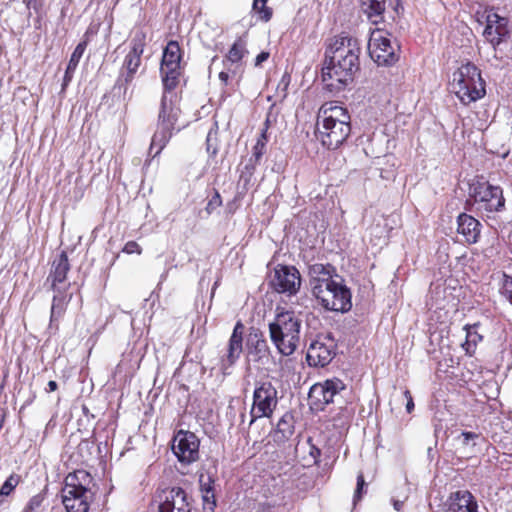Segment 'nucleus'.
Wrapping results in <instances>:
<instances>
[{
  "label": "nucleus",
  "instance_id": "obj_1",
  "mask_svg": "<svg viewBox=\"0 0 512 512\" xmlns=\"http://www.w3.org/2000/svg\"><path fill=\"white\" fill-rule=\"evenodd\" d=\"M360 53L359 41L348 34L342 33L331 39L322 69V81L328 91L338 93L353 82L360 69Z\"/></svg>",
  "mask_w": 512,
  "mask_h": 512
},
{
  "label": "nucleus",
  "instance_id": "obj_2",
  "mask_svg": "<svg viewBox=\"0 0 512 512\" xmlns=\"http://www.w3.org/2000/svg\"><path fill=\"white\" fill-rule=\"evenodd\" d=\"M351 133V117L348 110L337 102H325L319 108L316 137L327 149L339 148Z\"/></svg>",
  "mask_w": 512,
  "mask_h": 512
},
{
  "label": "nucleus",
  "instance_id": "obj_3",
  "mask_svg": "<svg viewBox=\"0 0 512 512\" xmlns=\"http://www.w3.org/2000/svg\"><path fill=\"white\" fill-rule=\"evenodd\" d=\"M95 493V483L90 473L76 470L65 478L62 503L67 512H88Z\"/></svg>",
  "mask_w": 512,
  "mask_h": 512
},
{
  "label": "nucleus",
  "instance_id": "obj_4",
  "mask_svg": "<svg viewBox=\"0 0 512 512\" xmlns=\"http://www.w3.org/2000/svg\"><path fill=\"white\" fill-rule=\"evenodd\" d=\"M302 321L294 311H281L269 323L273 345L283 356L292 355L299 346Z\"/></svg>",
  "mask_w": 512,
  "mask_h": 512
},
{
  "label": "nucleus",
  "instance_id": "obj_5",
  "mask_svg": "<svg viewBox=\"0 0 512 512\" xmlns=\"http://www.w3.org/2000/svg\"><path fill=\"white\" fill-rule=\"evenodd\" d=\"M180 115L178 96L173 90L164 89L158 114L157 129L152 136L149 154L156 157L165 148L175 130Z\"/></svg>",
  "mask_w": 512,
  "mask_h": 512
},
{
  "label": "nucleus",
  "instance_id": "obj_6",
  "mask_svg": "<svg viewBox=\"0 0 512 512\" xmlns=\"http://www.w3.org/2000/svg\"><path fill=\"white\" fill-rule=\"evenodd\" d=\"M469 197L472 209L483 218H491L505 209L503 189L483 177L476 178L470 183Z\"/></svg>",
  "mask_w": 512,
  "mask_h": 512
},
{
  "label": "nucleus",
  "instance_id": "obj_7",
  "mask_svg": "<svg viewBox=\"0 0 512 512\" xmlns=\"http://www.w3.org/2000/svg\"><path fill=\"white\" fill-rule=\"evenodd\" d=\"M450 87L464 105L476 102L486 94L485 81L481 72L476 65L470 62L462 64L453 72Z\"/></svg>",
  "mask_w": 512,
  "mask_h": 512
},
{
  "label": "nucleus",
  "instance_id": "obj_8",
  "mask_svg": "<svg viewBox=\"0 0 512 512\" xmlns=\"http://www.w3.org/2000/svg\"><path fill=\"white\" fill-rule=\"evenodd\" d=\"M146 46V34L142 30L135 31L131 41L130 50L124 57L122 66L115 83V89L122 91L123 97H126L129 86L136 77L141 66V57Z\"/></svg>",
  "mask_w": 512,
  "mask_h": 512
},
{
  "label": "nucleus",
  "instance_id": "obj_9",
  "mask_svg": "<svg viewBox=\"0 0 512 512\" xmlns=\"http://www.w3.org/2000/svg\"><path fill=\"white\" fill-rule=\"evenodd\" d=\"M314 297L328 311L345 313L352 307L351 291L339 276L330 285L318 290Z\"/></svg>",
  "mask_w": 512,
  "mask_h": 512
},
{
  "label": "nucleus",
  "instance_id": "obj_10",
  "mask_svg": "<svg viewBox=\"0 0 512 512\" xmlns=\"http://www.w3.org/2000/svg\"><path fill=\"white\" fill-rule=\"evenodd\" d=\"M278 405V391L269 381L256 384L250 409L251 426L257 419L270 418Z\"/></svg>",
  "mask_w": 512,
  "mask_h": 512
},
{
  "label": "nucleus",
  "instance_id": "obj_11",
  "mask_svg": "<svg viewBox=\"0 0 512 512\" xmlns=\"http://www.w3.org/2000/svg\"><path fill=\"white\" fill-rule=\"evenodd\" d=\"M398 46H393L387 32L381 29H374L370 33L368 41V52L370 57L378 64L390 66L399 59Z\"/></svg>",
  "mask_w": 512,
  "mask_h": 512
},
{
  "label": "nucleus",
  "instance_id": "obj_12",
  "mask_svg": "<svg viewBox=\"0 0 512 512\" xmlns=\"http://www.w3.org/2000/svg\"><path fill=\"white\" fill-rule=\"evenodd\" d=\"M181 49L176 41H169L164 49L160 73L163 88L166 90H174L179 82L181 74Z\"/></svg>",
  "mask_w": 512,
  "mask_h": 512
},
{
  "label": "nucleus",
  "instance_id": "obj_13",
  "mask_svg": "<svg viewBox=\"0 0 512 512\" xmlns=\"http://www.w3.org/2000/svg\"><path fill=\"white\" fill-rule=\"evenodd\" d=\"M481 17L486 23L483 36L493 48H496L509 37V20L501 16L494 8L485 9Z\"/></svg>",
  "mask_w": 512,
  "mask_h": 512
},
{
  "label": "nucleus",
  "instance_id": "obj_14",
  "mask_svg": "<svg viewBox=\"0 0 512 512\" xmlns=\"http://www.w3.org/2000/svg\"><path fill=\"white\" fill-rule=\"evenodd\" d=\"M345 389V384L338 378L327 379L314 384L309 391L308 399L313 410L322 411L334 401V397Z\"/></svg>",
  "mask_w": 512,
  "mask_h": 512
},
{
  "label": "nucleus",
  "instance_id": "obj_15",
  "mask_svg": "<svg viewBox=\"0 0 512 512\" xmlns=\"http://www.w3.org/2000/svg\"><path fill=\"white\" fill-rule=\"evenodd\" d=\"M200 441L190 432L179 430L172 440V451L181 464L189 465L199 459Z\"/></svg>",
  "mask_w": 512,
  "mask_h": 512
},
{
  "label": "nucleus",
  "instance_id": "obj_16",
  "mask_svg": "<svg viewBox=\"0 0 512 512\" xmlns=\"http://www.w3.org/2000/svg\"><path fill=\"white\" fill-rule=\"evenodd\" d=\"M270 286L278 293L295 295L301 286V276L294 266L277 265L270 279Z\"/></svg>",
  "mask_w": 512,
  "mask_h": 512
},
{
  "label": "nucleus",
  "instance_id": "obj_17",
  "mask_svg": "<svg viewBox=\"0 0 512 512\" xmlns=\"http://www.w3.org/2000/svg\"><path fill=\"white\" fill-rule=\"evenodd\" d=\"M336 354V344L328 336L318 337L308 347L306 359L310 366L328 365Z\"/></svg>",
  "mask_w": 512,
  "mask_h": 512
},
{
  "label": "nucleus",
  "instance_id": "obj_18",
  "mask_svg": "<svg viewBox=\"0 0 512 512\" xmlns=\"http://www.w3.org/2000/svg\"><path fill=\"white\" fill-rule=\"evenodd\" d=\"M158 499L160 512H190L187 493L180 487L163 490Z\"/></svg>",
  "mask_w": 512,
  "mask_h": 512
},
{
  "label": "nucleus",
  "instance_id": "obj_19",
  "mask_svg": "<svg viewBox=\"0 0 512 512\" xmlns=\"http://www.w3.org/2000/svg\"><path fill=\"white\" fill-rule=\"evenodd\" d=\"M244 325L241 321H238L234 326L232 335L228 342L227 353L221 357L220 370L224 375L229 374V368H231L239 359L242 353Z\"/></svg>",
  "mask_w": 512,
  "mask_h": 512
},
{
  "label": "nucleus",
  "instance_id": "obj_20",
  "mask_svg": "<svg viewBox=\"0 0 512 512\" xmlns=\"http://www.w3.org/2000/svg\"><path fill=\"white\" fill-rule=\"evenodd\" d=\"M309 276L312 294L315 296L318 290L330 285L338 275L332 265L316 263L309 267Z\"/></svg>",
  "mask_w": 512,
  "mask_h": 512
},
{
  "label": "nucleus",
  "instance_id": "obj_21",
  "mask_svg": "<svg viewBox=\"0 0 512 512\" xmlns=\"http://www.w3.org/2000/svg\"><path fill=\"white\" fill-rule=\"evenodd\" d=\"M246 54H248L246 41L242 38H238L223 59L224 68L230 71L233 77L242 74L243 58Z\"/></svg>",
  "mask_w": 512,
  "mask_h": 512
},
{
  "label": "nucleus",
  "instance_id": "obj_22",
  "mask_svg": "<svg viewBox=\"0 0 512 512\" xmlns=\"http://www.w3.org/2000/svg\"><path fill=\"white\" fill-rule=\"evenodd\" d=\"M70 270V264L66 252H61L53 261L50 274L47 281H51L53 291L62 290V284L65 283L67 273ZM69 287L64 285V290Z\"/></svg>",
  "mask_w": 512,
  "mask_h": 512
},
{
  "label": "nucleus",
  "instance_id": "obj_23",
  "mask_svg": "<svg viewBox=\"0 0 512 512\" xmlns=\"http://www.w3.org/2000/svg\"><path fill=\"white\" fill-rule=\"evenodd\" d=\"M447 503L451 512H479L478 503L468 490H458L451 493Z\"/></svg>",
  "mask_w": 512,
  "mask_h": 512
},
{
  "label": "nucleus",
  "instance_id": "obj_24",
  "mask_svg": "<svg viewBox=\"0 0 512 512\" xmlns=\"http://www.w3.org/2000/svg\"><path fill=\"white\" fill-rule=\"evenodd\" d=\"M481 227V223L471 215L461 213L457 217V232L464 237L468 244H475L478 242Z\"/></svg>",
  "mask_w": 512,
  "mask_h": 512
},
{
  "label": "nucleus",
  "instance_id": "obj_25",
  "mask_svg": "<svg viewBox=\"0 0 512 512\" xmlns=\"http://www.w3.org/2000/svg\"><path fill=\"white\" fill-rule=\"evenodd\" d=\"M54 292L55 294L53 296L51 305L49 327L51 329L57 330L59 327V322L63 318L67 305L72 298V294H67L65 291L62 290Z\"/></svg>",
  "mask_w": 512,
  "mask_h": 512
},
{
  "label": "nucleus",
  "instance_id": "obj_26",
  "mask_svg": "<svg viewBox=\"0 0 512 512\" xmlns=\"http://www.w3.org/2000/svg\"><path fill=\"white\" fill-rule=\"evenodd\" d=\"M247 349L254 361H260L263 358H267L270 353V349L263 333L257 329H254L249 333L247 338Z\"/></svg>",
  "mask_w": 512,
  "mask_h": 512
},
{
  "label": "nucleus",
  "instance_id": "obj_27",
  "mask_svg": "<svg viewBox=\"0 0 512 512\" xmlns=\"http://www.w3.org/2000/svg\"><path fill=\"white\" fill-rule=\"evenodd\" d=\"M295 420L290 412H286L277 422L276 428L271 432L270 436L278 445L288 441L294 434Z\"/></svg>",
  "mask_w": 512,
  "mask_h": 512
},
{
  "label": "nucleus",
  "instance_id": "obj_28",
  "mask_svg": "<svg viewBox=\"0 0 512 512\" xmlns=\"http://www.w3.org/2000/svg\"><path fill=\"white\" fill-rule=\"evenodd\" d=\"M390 0H360L363 13L373 23L378 24L384 19V12Z\"/></svg>",
  "mask_w": 512,
  "mask_h": 512
},
{
  "label": "nucleus",
  "instance_id": "obj_29",
  "mask_svg": "<svg viewBox=\"0 0 512 512\" xmlns=\"http://www.w3.org/2000/svg\"><path fill=\"white\" fill-rule=\"evenodd\" d=\"M86 46L87 43L85 41L80 42L72 52L63 77L62 91H64L72 81L76 68L80 62V59L82 58L86 50Z\"/></svg>",
  "mask_w": 512,
  "mask_h": 512
},
{
  "label": "nucleus",
  "instance_id": "obj_30",
  "mask_svg": "<svg viewBox=\"0 0 512 512\" xmlns=\"http://www.w3.org/2000/svg\"><path fill=\"white\" fill-rule=\"evenodd\" d=\"M266 151V144H263L262 140H257L255 145L252 148V156L250 157L248 163L245 165V173L248 174V176H252L254 173V170L256 166L260 163L263 155ZM244 172H242L241 177H243Z\"/></svg>",
  "mask_w": 512,
  "mask_h": 512
},
{
  "label": "nucleus",
  "instance_id": "obj_31",
  "mask_svg": "<svg viewBox=\"0 0 512 512\" xmlns=\"http://www.w3.org/2000/svg\"><path fill=\"white\" fill-rule=\"evenodd\" d=\"M218 78L223 86L222 93L229 96L236 90L241 74L237 77H233L231 72L224 68V70L219 73Z\"/></svg>",
  "mask_w": 512,
  "mask_h": 512
},
{
  "label": "nucleus",
  "instance_id": "obj_32",
  "mask_svg": "<svg viewBox=\"0 0 512 512\" xmlns=\"http://www.w3.org/2000/svg\"><path fill=\"white\" fill-rule=\"evenodd\" d=\"M268 0H254L253 11L258 15V19L264 22H268L272 17V9L266 6Z\"/></svg>",
  "mask_w": 512,
  "mask_h": 512
},
{
  "label": "nucleus",
  "instance_id": "obj_33",
  "mask_svg": "<svg viewBox=\"0 0 512 512\" xmlns=\"http://www.w3.org/2000/svg\"><path fill=\"white\" fill-rule=\"evenodd\" d=\"M410 488L407 484L400 489L395 496L392 497L391 502L396 511H401L405 501L409 498Z\"/></svg>",
  "mask_w": 512,
  "mask_h": 512
},
{
  "label": "nucleus",
  "instance_id": "obj_34",
  "mask_svg": "<svg viewBox=\"0 0 512 512\" xmlns=\"http://www.w3.org/2000/svg\"><path fill=\"white\" fill-rule=\"evenodd\" d=\"M502 296H504L512 305V277L503 274V278L501 281V286L499 289Z\"/></svg>",
  "mask_w": 512,
  "mask_h": 512
},
{
  "label": "nucleus",
  "instance_id": "obj_35",
  "mask_svg": "<svg viewBox=\"0 0 512 512\" xmlns=\"http://www.w3.org/2000/svg\"><path fill=\"white\" fill-rule=\"evenodd\" d=\"M19 483V478L17 475H10L5 482L2 484L0 488V494L3 496H8L12 493V491L16 488Z\"/></svg>",
  "mask_w": 512,
  "mask_h": 512
},
{
  "label": "nucleus",
  "instance_id": "obj_36",
  "mask_svg": "<svg viewBox=\"0 0 512 512\" xmlns=\"http://www.w3.org/2000/svg\"><path fill=\"white\" fill-rule=\"evenodd\" d=\"M290 81H291V76L289 73L285 72L278 85H277V88H276V92H277V96L284 99L286 96H287V90H288V87H289V84H290Z\"/></svg>",
  "mask_w": 512,
  "mask_h": 512
},
{
  "label": "nucleus",
  "instance_id": "obj_37",
  "mask_svg": "<svg viewBox=\"0 0 512 512\" xmlns=\"http://www.w3.org/2000/svg\"><path fill=\"white\" fill-rule=\"evenodd\" d=\"M43 500L44 497L42 495H34L33 497L30 498L26 506L23 508L22 512H36L42 505Z\"/></svg>",
  "mask_w": 512,
  "mask_h": 512
},
{
  "label": "nucleus",
  "instance_id": "obj_38",
  "mask_svg": "<svg viewBox=\"0 0 512 512\" xmlns=\"http://www.w3.org/2000/svg\"><path fill=\"white\" fill-rule=\"evenodd\" d=\"M222 205V199L218 191L215 190L214 195L209 200L206 206V211L211 214L216 208Z\"/></svg>",
  "mask_w": 512,
  "mask_h": 512
},
{
  "label": "nucleus",
  "instance_id": "obj_39",
  "mask_svg": "<svg viewBox=\"0 0 512 512\" xmlns=\"http://www.w3.org/2000/svg\"><path fill=\"white\" fill-rule=\"evenodd\" d=\"M307 443L309 445V455L313 458L314 464L318 465L320 462L321 451L312 443L311 438L308 439Z\"/></svg>",
  "mask_w": 512,
  "mask_h": 512
},
{
  "label": "nucleus",
  "instance_id": "obj_40",
  "mask_svg": "<svg viewBox=\"0 0 512 512\" xmlns=\"http://www.w3.org/2000/svg\"><path fill=\"white\" fill-rule=\"evenodd\" d=\"M126 254H141L142 249L139 244L135 241H128L122 250Z\"/></svg>",
  "mask_w": 512,
  "mask_h": 512
},
{
  "label": "nucleus",
  "instance_id": "obj_41",
  "mask_svg": "<svg viewBox=\"0 0 512 512\" xmlns=\"http://www.w3.org/2000/svg\"><path fill=\"white\" fill-rule=\"evenodd\" d=\"M460 437L462 438V444L468 446L472 443L475 445V440L479 438V434L475 432H462Z\"/></svg>",
  "mask_w": 512,
  "mask_h": 512
},
{
  "label": "nucleus",
  "instance_id": "obj_42",
  "mask_svg": "<svg viewBox=\"0 0 512 512\" xmlns=\"http://www.w3.org/2000/svg\"><path fill=\"white\" fill-rule=\"evenodd\" d=\"M207 482H203V477L200 478V484H201V492L211 494V498L214 497V489H213V483L210 478L207 479Z\"/></svg>",
  "mask_w": 512,
  "mask_h": 512
},
{
  "label": "nucleus",
  "instance_id": "obj_43",
  "mask_svg": "<svg viewBox=\"0 0 512 512\" xmlns=\"http://www.w3.org/2000/svg\"><path fill=\"white\" fill-rule=\"evenodd\" d=\"M365 485L364 476L362 473H359L357 476V487L354 494V501L361 498L362 490Z\"/></svg>",
  "mask_w": 512,
  "mask_h": 512
},
{
  "label": "nucleus",
  "instance_id": "obj_44",
  "mask_svg": "<svg viewBox=\"0 0 512 512\" xmlns=\"http://www.w3.org/2000/svg\"><path fill=\"white\" fill-rule=\"evenodd\" d=\"M403 395H404L405 399L407 400L406 411L408 413H411L414 409V401H413L412 395H411L410 391L407 389L403 392Z\"/></svg>",
  "mask_w": 512,
  "mask_h": 512
},
{
  "label": "nucleus",
  "instance_id": "obj_45",
  "mask_svg": "<svg viewBox=\"0 0 512 512\" xmlns=\"http://www.w3.org/2000/svg\"><path fill=\"white\" fill-rule=\"evenodd\" d=\"M264 124H265V127L262 129L261 134L257 140H262L263 144L267 145V142H268L267 130H268V126H269V120L267 119Z\"/></svg>",
  "mask_w": 512,
  "mask_h": 512
},
{
  "label": "nucleus",
  "instance_id": "obj_46",
  "mask_svg": "<svg viewBox=\"0 0 512 512\" xmlns=\"http://www.w3.org/2000/svg\"><path fill=\"white\" fill-rule=\"evenodd\" d=\"M269 57L267 52H261L257 55L255 65H260L263 61H266Z\"/></svg>",
  "mask_w": 512,
  "mask_h": 512
},
{
  "label": "nucleus",
  "instance_id": "obj_47",
  "mask_svg": "<svg viewBox=\"0 0 512 512\" xmlns=\"http://www.w3.org/2000/svg\"><path fill=\"white\" fill-rule=\"evenodd\" d=\"M57 388H58L57 382L54 380H51L48 382L47 388L45 390H46V392H54L55 390H57Z\"/></svg>",
  "mask_w": 512,
  "mask_h": 512
},
{
  "label": "nucleus",
  "instance_id": "obj_48",
  "mask_svg": "<svg viewBox=\"0 0 512 512\" xmlns=\"http://www.w3.org/2000/svg\"><path fill=\"white\" fill-rule=\"evenodd\" d=\"M28 0H24L25 3H27ZM27 8L28 9H34L36 12L39 11V3L37 2V0H32V4L30 6H28V4H26Z\"/></svg>",
  "mask_w": 512,
  "mask_h": 512
},
{
  "label": "nucleus",
  "instance_id": "obj_49",
  "mask_svg": "<svg viewBox=\"0 0 512 512\" xmlns=\"http://www.w3.org/2000/svg\"><path fill=\"white\" fill-rule=\"evenodd\" d=\"M203 494V501L206 503H209L211 501L212 505L215 506V499L211 498V494L202 493Z\"/></svg>",
  "mask_w": 512,
  "mask_h": 512
},
{
  "label": "nucleus",
  "instance_id": "obj_50",
  "mask_svg": "<svg viewBox=\"0 0 512 512\" xmlns=\"http://www.w3.org/2000/svg\"><path fill=\"white\" fill-rule=\"evenodd\" d=\"M3 495L0 494V506L3 504Z\"/></svg>",
  "mask_w": 512,
  "mask_h": 512
},
{
  "label": "nucleus",
  "instance_id": "obj_51",
  "mask_svg": "<svg viewBox=\"0 0 512 512\" xmlns=\"http://www.w3.org/2000/svg\"><path fill=\"white\" fill-rule=\"evenodd\" d=\"M27 4H28V6H30L32 4V0H28Z\"/></svg>",
  "mask_w": 512,
  "mask_h": 512
},
{
  "label": "nucleus",
  "instance_id": "obj_52",
  "mask_svg": "<svg viewBox=\"0 0 512 512\" xmlns=\"http://www.w3.org/2000/svg\"><path fill=\"white\" fill-rule=\"evenodd\" d=\"M477 336L478 335H474V339H472V342H475V340H477Z\"/></svg>",
  "mask_w": 512,
  "mask_h": 512
},
{
  "label": "nucleus",
  "instance_id": "obj_53",
  "mask_svg": "<svg viewBox=\"0 0 512 512\" xmlns=\"http://www.w3.org/2000/svg\"><path fill=\"white\" fill-rule=\"evenodd\" d=\"M477 336L478 335H474V339H472V342H475V340H477Z\"/></svg>",
  "mask_w": 512,
  "mask_h": 512
},
{
  "label": "nucleus",
  "instance_id": "obj_54",
  "mask_svg": "<svg viewBox=\"0 0 512 512\" xmlns=\"http://www.w3.org/2000/svg\"><path fill=\"white\" fill-rule=\"evenodd\" d=\"M477 336L478 335H474V339H472V342H475V340H477Z\"/></svg>",
  "mask_w": 512,
  "mask_h": 512
},
{
  "label": "nucleus",
  "instance_id": "obj_55",
  "mask_svg": "<svg viewBox=\"0 0 512 512\" xmlns=\"http://www.w3.org/2000/svg\"><path fill=\"white\" fill-rule=\"evenodd\" d=\"M241 417H242V421H243V420H244V418H245V413H242V414H241Z\"/></svg>",
  "mask_w": 512,
  "mask_h": 512
},
{
  "label": "nucleus",
  "instance_id": "obj_56",
  "mask_svg": "<svg viewBox=\"0 0 512 512\" xmlns=\"http://www.w3.org/2000/svg\"><path fill=\"white\" fill-rule=\"evenodd\" d=\"M469 202H471V203H472V201H471V199H470V198H469V200H468V201H466V204H469Z\"/></svg>",
  "mask_w": 512,
  "mask_h": 512
},
{
  "label": "nucleus",
  "instance_id": "obj_57",
  "mask_svg": "<svg viewBox=\"0 0 512 512\" xmlns=\"http://www.w3.org/2000/svg\"><path fill=\"white\" fill-rule=\"evenodd\" d=\"M158 512H160V509L158 510Z\"/></svg>",
  "mask_w": 512,
  "mask_h": 512
}]
</instances>
